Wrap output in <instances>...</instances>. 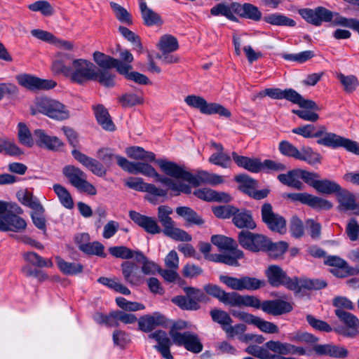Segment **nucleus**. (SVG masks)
Segmentation results:
<instances>
[{"label": "nucleus", "mask_w": 359, "mask_h": 359, "mask_svg": "<svg viewBox=\"0 0 359 359\" xmlns=\"http://www.w3.org/2000/svg\"><path fill=\"white\" fill-rule=\"evenodd\" d=\"M69 74V79L72 83L83 85L88 81L98 82L100 85L105 84L104 77L107 72H98L97 67L92 62L83 59H72Z\"/></svg>", "instance_id": "nucleus-1"}, {"label": "nucleus", "mask_w": 359, "mask_h": 359, "mask_svg": "<svg viewBox=\"0 0 359 359\" xmlns=\"http://www.w3.org/2000/svg\"><path fill=\"white\" fill-rule=\"evenodd\" d=\"M130 167L127 170L135 174H142L144 176L153 177L156 182H160L170 189L172 191H177L175 196L180 195V192L189 194L191 193V188L189 185L176 183L172 179L159 175L155 168L149 163L131 164L124 161Z\"/></svg>", "instance_id": "nucleus-2"}, {"label": "nucleus", "mask_w": 359, "mask_h": 359, "mask_svg": "<svg viewBox=\"0 0 359 359\" xmlns=\"http://www.w3.org/2000/svg\"><path fill=\"white\" fill-rule=\"evenodd\" d=\"M316 142L330 148L343 147L348 151L359 155V143L351 140L339 136L335 133H327L324 126H318L316 130Z\"/></svg>", "instance_id": "nucleus-3"}, {"label": "nucleus", "mask_w": 359, "mask_h": 359, "mask_svg": "<svg viewBox=\"0 0 359 359\" xmlns=\"http://www.w3.org/2000/svg\"><path fill=\"white\" fill-rule=\"evenodd\" d=\"M172 209L168 205H160L158 208L157 217L163 229L165 236L177 241H191V236L184 230L175 227V222L170 217Z\"/></svg>", "instance_id": "nucleus-4"}, {"label": "nucleus", "mask_w": 359, "mask_h": 359, "mask_svg": "<svg viewBox=\"0 0 359 359\" xmlns=\"http://www.w3.org/2000/svg\"><path fill=\"white\" fill-rule=\"evenodd\" d=\"M93 59L95 63L100 67H97L98 72L104 71V72L107 73L108 76L104 77L105 84H102V86L108 88L114 87L116 85V74L110 71V69L116 68L118 73V68L123 66V62L118 59H116L100 51L93 53Z\"/></svg>", "instance_id": "nucleus-5"}, {"label": "nucleus", "mask_w": 359, "mask_h": 359, "mask_svg": "<svg viewBox=\"0 0 359 359\" xmlns=\"http://www.w3.org/2000/svg\"><path fill=\"white\" fill-rule=\"evenodd\" d=\"M204 291L209 295L217 299L220 302L231 306H243V304H250V297L241 295L236 292H226L219 286L207 284L203 287Z\"/></svg>", "instance_id": "nucleus-6"}, {"label": "nucleus", "mask_w": 359, "mask_h": 359, "mask_svg": "<svg viewBox=\"0 0 359 359\" xmlns=\"http://www.w3.org/2000/svg\"><path fill=\"white\" fill-rule=\"evenodd\" d=\"M250 297L248 299L250 304H243V306H251L255 309L261 308L262 310L273 316H279L283 313H289L292 310V305L282 299L265 300L261 302L259 299L255 296L245 295Z\"/></svg>", "instance_id": "nucleus-7"}, {"label": "nucleus", "mask_w": 359, "mask_h": 359, "mask_svg": "<svg viewBox=\"0 0 359 359\" xmlns=\"http://www.w3.org/2000/svg\"><path fill=\"white\" fill-rule=\"evenodd\" d=\"M62 173L79 191L93 196L97 194L95 187L86 180V174L80 168L68 165L63 168Z\"/></svg>", "instance_id": "nucleus-8"}, {"label": "nucleus", "mask_w": 359, "mask_h": 359, "mask_svg": "<svg viewBox=\"0 0 359 359\" xmlns=\"http://www.w3.org/2000/svg\"><path fill=\"white\" fill-rule=\"evenodd\" d=\"M185 102L191 107L198 109L202 114L211 115L217 114L221 116L229 118L231 111L220 104L208 103L203 97L191 95L184 99Z\"/></svg>", "instance_id": "nucleus-9"}, {"label": "nucleus", "mask_w": 359, "mask_h": 359, "mask_svg": "<svg viewBox=\"0 0 359 359\" xmlns=\"http://www.w3.org/2000/svg\"><path fill=\"white\" fill-rule=\"evenodd\" d=\"M334 313L345 325L334 327L336 333L348 338H355L359 335V319L356 316L343 309H336Z\"/></svg>", "instance_id": "nucleus-10"}, {"label": "nucleus", "mask_w": 359, "mask_h": 359, "mask_svg": "<svg viewBox=\"0 0 359 359\" xmlns=\"http://www.w3.org/2000/svg\"><path fill=\"white\" fill-rule=\"evenodd\" d=\"M186 295H178L172 299V302L185 311H197L201 308L199 302L205 297V294L199 289L193 287H185Z\"/></svg>", "instance_id": "nucleus-11"}, {"label": "nucleus", "mask_w": 359, "mask_h": 359, "mask_svg": "<svg viewBox=\"0 0 359 359\" xmlns=\"http://www.w3.org/2000/svg\"><path fill=\"white\" fill-rule=\"evenodd\" d=\"M36 107L39 112L53 119L62 121L69 117V112L62 103L49 97L40 98Z\"/></svg>", "instance_id": "nucleus-12"}, {"label": "nucleus", "mask_w": 359, "mask_h": 359, "mask_svg": "<svg viewBox=\"0 0 359 359\" xmlns=\"http://www.w3.org/2000/svg\"><path fill=\"white\" fill-rule=\"evenodd\" d=\"M239 244L245 250L252 252L266 251L268 238L260 233L242 230L238 235Z\"/></svg>", "instance_id": "nucleus-13"}, {"label": "nucleus", "mask_w": 359, "mask_h": 359, "mask_svg": "<svg viewBox=\"0 0 359 359\" xmlns=\"http://www.w3.org/2000/svg\"><path fill=\"white\" fill-rule=\"evenodd\" d=\"M261 218L262 222L271 231L279 233H285L286 220L283 216L273 212V207L271 203H264L262 205Z\"/></svg>", "instance_id": "nucleus-14"}, {"label": "nucleus", "mask_w": 359, "mask_h": 359, "mask_svg": "<svg viewBox=\"0 0 359 359\" xmlns=\"http://www.w3.org/2000/svg\"><path fill=\"white\" fill-rule=\"evenodd\" d=\"M156 163L165 175L172 178L182 180L190 184H198L193 174L184 170L177 163L163 159L156 160Z\"/></svg>", "instance_id": "nucleus-15"}, {"label": "nucleus", "mask_w": 359, "mask_h": 359, "mask_svg": "<svg viewBox=\"0 0 359 359\" xmlns=\"http://www.w3.org/2000/svg\"><path fill=\"white\" fill-rule=\"evenodd\" d=\"M16 79L21 86L31 91L50 90L57 85L52 79H43L28 74H20Z\"/></svg>", "instance_id": "nucleus-16"}, {"label": "nucleus", "mask_w": 359, "mask_h": 359, "mask_svg": "<svg viewBox=\"0 0 359 359\" xmlns=\"http://www.w3.org/2000/svg\"><path fill=\"white\" fill-rule=\"evenodd\" d=\"M265 275L272 287H278L283 285L288 290L294 288V283L292 281V278L278 265H270L265 271Z\"/></svg>", "instance_id": "nucleus-17"}, {"label": "nucleus", "mask_w": 359, "mask_h": 359, "mask_svg": "<svg viewBox=\"0 0 359 359\" xmlns=\"http://www.w3.org/2000/svg\"><path fill=\"white\" fill-rule=\"evenodd\" d=\"M231 313L233 316L238 318L240 320L248 324L255 325L264 332L269 334H276L278 332L279 330L276 325L273 323L266 321L261 318L255 316L251 313L235 310H232Z\"/></svg>", "instance_id": "nucleus-18"}, {"label": "nucleus", "mask_w": 359, "mask_h": 359, "mask_svg": "<svg viewBox=\"0 0 359 359\" xmlns=\"http://www.w3.org/2000/svg\"><path fill=\"white\" fill-rule=\"evenodd\" d=\"M173 343L193 353H199L203 351V345L198 336L191 332H184L183 334H175L173 336Z\"/></svg>", "instance_id": "nucleus-19"}, {"label": "nucleus", "mask_w": 359, "mask_h": 359, "mask_svg": "<svg viewBox=\"0 0 359 359\" xmlns=\"http://www.w3.org/2000/svg\"><path fill=\"white\" fill-rule=\"evenodd\" d=\"M125 184L132 189L147 192L153 196L165 197L168 194L167 190L158 188L153 184L146 183L141 177H129Z\"/></svg>", "instance_id": "nucleus-20"}, {"label": "nucleus", "mask_w": 359, "mask_h": 359, "mask_svg": "<svg viewBox=\"0 0 359 359\" xmlns=\"http://www.w3.org/2000/svg\"><path fill=\"white\" fill-rule=\"evenodd\" d=\"M129 217L131 220L148 233L154 235L162 231L154 217L143 215L134 210L129 212Z\"/></svg>", "instance_id": "nucleus-21"}, {"label": "nucleus", "mask_w": 359, "mask_h": 359, "mask_svg": "<svg viewBox=\"0 0 359 359\" xmlns=\"http://www.w3.org/2000/svg\"><path fill=\"white\" fill-rule=\"evenodd\" d=\"M72 154L76 161L90 170L94 175L98 177L106 175L107 170L104 165L96 159L86 156L77 149H73Z\"/></svg>", "instance_id": "nucleus-22"}, {"label": "nucleus", "mask_w": 359, "mask_h": 359, "mask_svg": "<svg viewBox=\"0 0 359 359\" xmlns=\"http://www.w3.org/2000/svg\"><path fill=\"white\" fill-rule=\"evenodd\" d=\"M232 223L238 229L245 231L254 230L257 227L252 211L245 208H238L236 207L235 214L232 218Z\"/></svg>", "instance_id": "nucleus-23"}, {"label": "nucleus", "mask_w": 359, "mask_h": 359, "mask_svg": "<svg viewBox=\"0 0 359 359\" xmlns=\"http://www.w3.org/2000/svg\"><path fill=\"white\" fill-rule=\"evenodd\" d=\"M148 337L154 339L157 342V344L154 346V348L157 350L164 358L173 359V356L170 353L172 341L165 331L161 330H156L150 333Z\"/></svg>", "instance_id": "nucleus-24"}, {"label": "nucleus", "mask_w": 359, "mask_h": 359, "mask_svg": "<svg viewBox=\"0 0 359 359\" xmlns=\"http://www.w3.org/2000/svg\"><path fill=\"white\" fill-rule=\"evenodd\" d=\"M97 158L102 162V163L104 165L109 167L112 165L114 159H116L117 164L125 171L131 173V172L127 170V168L130 167L127 163H124V161H127L128 163L131 164H137V163H145L144 162H130L128 161L126 158L115 155L111 149L109 148H102L97 151ZM132 174H133L132 172Z\"/></svg>", "instance_id": "nucleus-25"}, {"label": "nucleus", "mask_w": 359, "mask_h": 359, "mask_svg": "<svg viewBox=\"0 0 359 359\" xmlns=\"http://www.w3.org/2000/svg\"><path fill=\"white\" fill-rule=\"evenodd\" d=\"M346 18L338 13H334L324 7L316 8V26H319L323 22H330L332 25H343Z\"/></svg>", "instance_id": "nucleus-26"}, {"label": "nucleus", "mask_w": 359, "mask_h": 359, "mask_svg": "<svg viewBox=\"0 0 359 359\" xmlns=\"http://www.w3.org/2000/svg\"><path fill=\"white\" fill-rule=\"evenodd\" d=\"M316 355L335 358H346L348 355V351L344 346L339 345L316 344Z\"/></svg>", "instance_id": "nucleus-27"}, {"label": "nucleus", "mask_w": 359, "mask_h": 359, "mask_svg": "<svg viewBox=\"0 0 359 359\" xmlns=\"http://www.w3.org/2000/svg\"><path fill=\"white\" fill-rule=\"evenodd\" d=\"M27 227V223L24 219L18 215H6L0 217L1 231L22 232Z\"/></svg>", "instance_id": "nucleus-28"}, {"label": "nucleus", "mask_w": 359, "mask_h": 359, "mask_svg": "<svg viewBox=\"0 0 359 359\" xmlns=\"http://www.w3.org/2000/svg\"><path fill=\"white\" fill-rule=\"evenodd\" d=\"M34 138L38 146L45 147L49 150H57L63 145L58 137L50 136L41 129H36L34 131Z\"/></svg>", "instance_id": "nucleus-29"}, {"label": "nucleus", "mask_w": 359, "mask_h": 359, "mask_svg": "<svg viewBox=\"0 0 359 359\" xmlns=\"http://www.w3.org/2000/svg\"><path fill=\"white\" fill-rule=\"evenodd\" d=\"M233 12L241 18L250 19L253 21H259L262 18V14L259 8L250 3H245L243 4L238 2H234L232 7Z\"/></svg>", "instance_id": "nucleus-30"}, {"label": "nucleus", "mask_w": 359, "mask_h": 359, "mask_svg": "<svg viewBox=\"0 0 359 359\" xmlns=\"http://www.w3.org/2000/svg\"><path fill=\"white\" fill-rule=\"evenodd\" d=\"M140 10L144 25L147 27L161 26L163 24L161 15L149 8L145 0H140Z\"/></svg>", "instance_id": "nucleus-31"}, {"label": "nucleus", "mask_w": 359, "mask_h": 359, "mask_svg": "<svg viewBox=\"0 0 359 359\" xmlns=\"http://www.w3.org/2000/svg\"><path fill=\"white\" fill-rule=\"evenodd\" d=\"M267 96L272 99H285L293 104H300L302 95L292 88L284 90L280 88H266Z\"/></svg>", "instance_id": "nucleus-32"}, {"label": "nucleus", "mask_w": 359, "mask_h": 359, "mask_svg": "<svg viewBox=\"0 0 359 359\" xmlns=\"http://www.w3.org/2000/svg\"><path fill=\"white\" fill-rule=\"evenodd\" d=\"M121 271L125 281L131 285H139L142 276L139 273L138 266L133 262L126 261L121 264Z\"/></svg>", "instance_id": "nucleus-33"}, {"label": "nucleus", "mask_w": 359, "mask_h": 359, "mask_svg": "<svg viewBox=\"0 0 359 359\" xmlns=\"http://www.w3.org/2000/svg\"><path fill=\"white\" fill-rule=\"evenodd\" d=\"M95 115L101 127L108 131H114L116 128L107 109L102 104L93 107Z\"/></svg>", "instance_id": "nucleus-34"}, {"label": "nucleus", "mask_w": 359, "mask_h": 359, "mask_svg": "<svg viewBox=\"0 0 359 359\" xmlns=\"http://www.w3.org/2000/svg\"><path fill=\"white\" fill-rule=\"evenodd\" d=\"M164 317L155 313V316L145 315L141 316L138 320V328L144 332H150L156 326L164 323Z\"/></svg>", "instance_id": "nucleus-35"}, {"label": "nucleus", "mask_w": 359, "mask_h": 359, "mask_svg": "<svg viewBox=\"0 0 359 359\" xmlns=\"http://www.w3.org/2000/svg\"><path fill=\"white\" fill-rule=\"evenodd\" d=\"M320 176L316 173V191L324 195L336 194L341 190V186L337 182L327 180H320Z\"/></svg>", "instance_id": "nucleus-36"}, {"label": "nucleus", "mask_w": 359, "mask_h": 359, "mask_svg": "<svg viewBox=\"0 0 359 359\" xmlns=\"http://www.w3.org/2000/svg\"><path fill=\"white\" fill-rule=\"evenodd\" d=\"M133 69L131 65L123 63L121 68H118V74L130 81H133L140 85H147L150 83L149 78L137 72H130Z\"/></svg>", "instance_id": "nucleus-37"}, {"label": "nucleus", "mask_w": 359, "mask_h": 359, "mask_svg": "<svg viewBox=\"0 0 359 359\" xmlns=\"http://www.w3.org/2000/svg\"><path fill=\"white\" fill-rule=\"evenodd\" d=\"M175 211L179 216L184 218L189 225L201 226L204 223L203 218L195 210L189 207H177Z\"/></svg>", "instance_id": "nucleus-38"}, {"label": "nucleus", "mask_w": 359, "mask_h": 359, "mask_svg": "<svg viewBox=\"0 0 359 359\" xmlns=\"http://www.w3.org/2000/svg\"><path fill=\"white\" fill-rule=\"evenodd\" d=\"M301 109H292V112L299 118L309 121H314V102L306 100L302 96L300 104H297Z\"/></svg>", "instance_id": "nucleus-39"}, {"label": "nucleus", "mask_w": 359, "mask_h": 359, "mask_svg": "<svg viewBox=\"0 0 359 359\" xmlns=\"http://www.w3.org/2000/svg\"><path fill=\"white\" fill-rule=\"evenodd\" d=\"M127 155L133 159L151 163L156 161V155L151 151L144 150L140 147H130L126 149Z\"/></svg>", "instance_id": "nucleus-40"}, {"label": "nucleus", "mask_w": 359, "mask_h": 359, "mask_svg": "<svg viewBox=\"0 0 359 359\" xmlns=\"http://www.w3.org/2000/svg\"><path fill=\"white\" fill-rule=\"evenodd\" d=\"M299 170H292L287 174H280L278 176V179L285 185L302 190L303 189V184L299 180Z\"/></svg>", "instance_id": "nucleus-41"}, {"label": "nucleus", "mask_w": 359, "mask_h": 359, "mask_svg": "<svg viewBox=\"0 0 359 359\" xmlns=\"http://www.w3.org/2000/svg\"><path fill=\"white\" fill-rule=\"evenodd\" d=\"M338 202L339 203V209L346 210H355L356 207L355 200L354 196L350 193L348 190L343 189L341 187V190L336 193Z\"/></svg>", "instance_id": "nucleus-42"}, {"label": "nucleus", "mask_w": 359, "mask_h": 359, "mask_svg": "<svg viewBox=\"0 0 359 359\" xmlns=\"http://www.w3.org/2000/svg\"><path fill=\"white\" fill-rule=\"evenodd\" d=\"M59 269L66 275L73 276L81 273L83 271V266L76 262H67L60 257H55Z\"/></svg>", "instance_id": "nucleus-43"}, {"label": "nucleus", "mask_w": 359, "mask_h": 359, "mask_svg": "<svg viewBox=\"0 0 359 359\" xmlns=\"http://www.w3.org/2000/svg\"><path fill=\"white\" fill-rule=\"evenodd\" d=\"M234 2L230 5L224 3L217 4L210 9V14L214 16L223 15L231 21L237 22L238 18L234 15L233 8H232Z\"/></svg>", "instance_id": "nucleus-44"}, {"label": "nucleus", "mask_w": 359, "mask_h": 359, "mask_svg": "<svg viewBox=\"0 0 359 359\" xmlns=\"http://www.w3.org/2000/svg\"><path fill=\"white\" fill-rule=\"evenodd\" d=\"M235 181L240 183L238 186V189L250 196L252 192L255 190V187L257 184L256 180L250 177L248 175L245 174H240L235 177Z\"/></svg>", "instance_id": "nucleus-45"}, {"label": "nucleus", "mask_w": 359, "mask_h": 359, "mask_svg": "<svg viewBox=\"0 0 359 359\" xmlns=\"http://www.w3.org/2000/svg\"><path fill=\"white\" fill-rule=\"evenodd\" d=\"M265 252L269 253V255L272 259H278L282 257L288 249V244L285 241H279L277 243H272L268 238V244Z\"/></svg>", "instance_id": "nucleus-46"}, {"label": "nucleus", "mask_w": 359, "mask_h": 359, "mask_svg": "<svg viewBox=\"0 0 359 359\" xmlns=\"http://www.w3.org/2000/svg\"><path fill=\"white\" fill-rule=\"evenodd\" d=\"M264 20L276 26L294 27L296 25L294 20L280 13H273L264 16Z\"/></svg>", "instance_id": "nucleus-47"}, {"label": "nucleus", "mask_w": 359, "mask_h": 359, "mask_svg": "<svg viewBox=\"0 0 359 359\" xmlns=\"http://www.w3.org/2000/svg\"><path fill=\"white\" fill-rule=\"evenodd\" d=\"M210 315L213 322L221 325L222 329L224 331L228 325L232 324L233 320L229 314L222 309H214L210 311Z\"/></svg>", "instance_id": "nucleus-48"}, {"label": "nucleus", "mask_w": 359, "mask_h": 359, "mask_svg": "<svg viewBox=\"0 0 359 359\" xmlns=\"http://www.w3.org/2000/svg\"><path fill=\"white\" fill-rule=\"evenodd\" d=\"M53 190L57 194L61 204L67 209L74 208V201L68 190L63 186L55 184L53 185Z\"/></svg>", "instance_id": "nucleus-49"}, {"label": "nucleus", "mask_w": 359, "mask_h": 359, "mask_svg": "<svg viewBox=\"0 0 359 359\" xmlns=\"http://www.w3.org/2000/svg\"><path fill=\"white\" fill-rule=\"evenodd\" d=\"M158 46L161 53H172L179 48L177 39L170 34L162 36Z\"/></svg>", "instance_id": "nucleus-50"}, {"label": "nucleus", "mask_w": 359, "mask_h": 359, "mask_svg": "<svg viewBox=\"0 0 359 359\" xmlns=\"http://www.w3.org/2000/svg\"><path fill=\"white\" fill-rule=\"evenodd\" d=\"M265 346L270 351L279 355L292 354V353L294 352L292 351L294 345L288 343H283L280 341L271 340L265 343Z\"/></svg>", "instance_id": "nucleus-51"}, {"label": "nucleus", "mask_w": 359, "mask_h": 359, "mask_svg": "<svg viewBox=\"0 0 359 359\" xmlns=\"http://www.w3.org/2000/svg\"><path fill=\"white\" fill-rule=\"evenodd\" d=\"M23 258L27 262L38 267L50 268L53 266V262L50 259H45L34 252H27L23 254Z\"/></svg>", "instance_id": "nucleus-52"}, {"label": "nucleus", "mask_w": 359, "mask_h": 359, "mask_svg": "<svg viewBox=\"0 0 359 359\" xmlns=\"http://www.w3.org/2000/svg\"><path fill=\"white\" fill-rule=\"evenodd\" d=\"M118 31L126 40L133 43L134 50L142 53L143 46L139 36L123 26H120Z\"/></svg>", "instance_id": "nucleus-53"}, {"label": "nucleus", "mask_w": 359, "mask_h": 359, "mask_svg": "<svg viewBox=\"0 0 359 359\" xmlns=\"http://www.w3.org/2000/svg\"><path fill=\"white\" fill-rule=\"evenodd\" d=\"M66 60H72L71 55L62 53L60 59L55 60L52 65L53 70L57 74H62L69 78L71 65L67 66L65 64Z\"/></svg>", "instance_id": "nucleus-54"}, {"label": "nucleus", "mask_w": 359, "mask_h": 359, "mask_svg": "<svg viewBox=\"0 0 359 359\" xmlns=\"http://www.w3.org/2000/svg\"><path fill=\"white\" fill-rule=\"evenodd\" d=\"M28 8L32 11L40 12L44 16H50L55 12L52 5L45 0L35 1L29 4Z\"/></svg>", "instance_id": "nucleus-55"}, {"label": "nucleus", "mask_w": 359, "mask_h": 359, "mask_svg": "<svg viewBox=\"0 0 359 359\" xmlns=\"http://www.w3.org/2000/svg\"><path fill=\"white\" fill-rule=\"evenodd\" d=\"M80 250L86 255H97L101 257H105L104 246L98 241L89 243L87 245H83L80 247Z\"/></svg>", "instance_id": "nucleus-56"}, {"label": "nucleus", "mask_w": 359, "mask_h": 359, "mask_svg": "<svg viewBox=\"0 0 359 359\" xmlns=\"http://www.w3.org/2000/svg\"><path fill=\"white\" fill-rule=\"evenodd\" d=\"M18 140L19 142L28 147H31L34 145V140L29 129L27 128L25 123H19L18 125Z\"/></svg>", "instance_id": "nucleus-57"}, {"label": "nucleus", "mask_w": 359, "mask_h": 359, "mask_svg": "<svg viewBox=\"0 0 359 359\" xmlns=\"http://www.w3.org/2000/svg\"><path fill=\"white\" fill-rule=\"evenodd\" d=\"M231 254H223L222 264L229 266H238V259H242L244 257V253L242 250L238 249L237 246L233 247L231 249H228Z\"/></svg>", "instance_id": "nucleus-58"}, {"label": "nucleus", "mask_w": 359, "mask_h": 359, "mask_svg": "<svg viewBox=\"0 0 359 359\" xmlns=\"http://www.w3.org/2000/svg\"><path fill=\"white\" fill-rule=\"evenodd\" d=\"M208 161L215 165L223 168H230L231 165V156L224 152L213 153L209 158Z\"/></svg>", "instance_id": "nucleus-59"}, {"label": "nucleus", "mask_w": 359, "mask_h": 359, "mask_svg": "<svg viewBox=\"0 0 359 359\" xmlns=\"http://www.w3.org/2000/svg\"><path fill=\"white\" fill-rule=\"evenodd\" d=\"M110 6L115 13L116 18L121 22L127 25H133L132 16L126 8L114 2H111Z\"/></svg>", "instance_id": "nucleus-60"}, {"label": "nucleus", "mask_w": 359, "mask_h": 359, "mask_svg": "<svg viewBox=\"0 0 359 359\" xmlns=\"http://www.w3.org/2000/svg\"><path fill=\"white\" fill-rule=\"evenodd\" d=\"M211 242L220 250L231 249L233 247L237 246L235 240L222 235H213L211 237Z\"/></svg>", "instance_id": "nucleus-61"}, {"label": "nucleus", "mask_w": 359, "mask_h": 359, "mask_svg": "<svg viewBox=\"0 0 359 359\" xmlns=\"http://www.w3.org/2000/svg\"><path fill=\"white\" fill-rule=\"evenodd\" d=\"M118 102L124 108L132 107L137 104H142L143 97L134 93H126L118 98Z\"/></svg>", "instance_id": "nucleus-62"}, {"label": "nucleus", "mask_w": 359, "mask_h": 359, "mask_svg": "<svg viewBox=\"0 0 359 359\" xmlns=\"http://www.w3.org/2000/svg\"><path fill=\"white\" fill-rule=\"evenodd\" d=\"M278 149L280 153L285 156L294 158L295 159L300 158L299 150L287 140H282L279 142Z\"/></svg>", "instance_id": "nucleus-63"}, {"label": "nucleus", "mask_w": 359, "mask_h": 359, "mask_svg": "<svg viewBox=\"0 0 359 359\" xmlns=\"http://www.w3.org/2000/svg\"><path fill=\"white\" fill-rule=\"evenodd\" d=\"M236 207L232 205H219L212 208V212L219 219L233 218Z\"/></svg>", "instance_id": "nucleus-64"}]
</instances>
